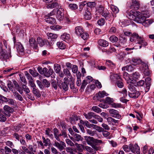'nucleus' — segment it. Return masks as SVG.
I'll use <instances>...</instances> for the list:
<instances>
[{
    "label": "nucleus",
    "mask_w": 154,
    "mask_h": 154,
    "mask_svg": "<svg viewBox=\"0 0 154 154\" xmlns=\"http://www.w3.org/2000/svg\"><path fill=\"white\" fill-rule=\"evenodd\" d=\"M13 95L14 98L17 100L22 101L23 100V98L22 96L17 91H13Z\"/></svg>",
    "instance_id": "17"
},
{
    "label": "nucleus",
    "mask_w": 154,
    "mask_h": 154,
    "mask_svg": "<svg viewBox=\"0 0 154 154\" xmlns=\"http://www.w3.org/2000/svg\"><path fill=\"white\" fill-rule=\"evenodd\" d=\"M108 95V94L104 91H99L98 92V96L100 98H103L105 96H107Z\"/></svg>",
    "instance_id": "41"
},
{
    "label": "nucleus",
    "mask_w": 154,
    "mask_h": 154,
    "mask_svg": "<svg viewBox=\"0 0 154 154\" xmlns=\"http://www.w3.org/2000/svg\"><path fill=\"white\" fill-rule=\"evenodd\" d=\"M103 135L104 137H106L107 138L109 139V135L110 133L107 131H103Z\"/></svg>",
    "instance_id": "64"
},
{
    "label": "nucleus",
    "mask_w": 154,
    "mask_h": 154,
    "mask_svg": "<svg viewBox=\"0 0 154 154\" xmlns=\"http://www.w3.org/2000/svg\"><path fill=\"white\" fill-rule=\"evenodd\" d=\"M116 50L112 46H111L109 49L106 50L105 51L108 54H110L113 52H115L116 51Z\"/></svg>",
    "instance_id": "31"
},
{
    "label": "nucleus",
    "mask_w": 154,
    "mask_h": 154,
    "mask_svg": "<svg viewBox=\"0 0 154 154\" xmlns=\"http://www.w3.org/2000/svg\"><path fill=\"white\" fill-rule=\"evenodd\" d=\"M84 138L87 144L90 146L94 143V138L90 136H85Z\"/></svg>",
    "instance_id": "15"
},
{
    "label": "nucleus",
    "mask_w": 154,
    "mask_h": 154,
    "mask_svg": "<svg viewBox=\"0 0 154 154\" xmlns=\"http://www.w3.org/2000/svg\"><path fill=\"white\" fill-rule=\"evenodd\" d=\"M57 45L58 47L61 49H64L66 48L65 45L62 42H57Z\"/></svg>",
    "instance_id": "38"
},
{
    "label": "nucleus",
    "mask_w": 154,
    "mask_h": 154,
    "mask_svg": "<svg viewBox=\"0 0 154 154\" xmlns=\"http://www.w3.org/2000/svg\"><path fill=\"white\" fill-rule=\"evenodd\" d=\"M95 3L94 2H89L87 4V8H90L92 9L95 7Z\"/></svg>",
    "instance_id": "39"
},
{
    "label": "nucleus",
    "mask_w": 154,
    "mask_h": 154,
    "mask_svg": "<svg viewBox=\"0 0 154 154\" xmlns=\"http://www.w3.org/2000/svg\"><path fill=\"white\" fill-rule=\"evenodd\" d=\"M153 22V20L152 19L146 18L143 22L142 23V24L145 27H148L151 25Z\"/></svg>",
    "instance_id": "21"
},
{
    "label": "nucleus",
    "mask_w": 154,
    "mask_h": 154,
    "mask_svg": "<svg viewBox=\"0 0 154 154\" xmlns=\"http://www.w3.org/2000/svg\"><path fill=\"white\" fill-rule=\"evenodd\" d=\"M110 79L116 82V85L119 88H122L124 86V83L120 76L118 74H114L110 76Z\"/></svg>",
    "instance_id": "3"
},
{
    "label": "nucleus",
    "mask_w": 154,
    "mask_h": 154,
    "mask_svg": "<svg viewBox=\"0 0 154 154\" xmlns=\"http://www.w3.org/2000/svg\"><path fill=\"white\" fill-rule=\"evenodd\" d=\"M45 21L49 24H54L56 22V20L55 18L50 17H48L45 19Z\"/></svg>",
    "instance_id": "22"
},
{
    "label": "nucleus",
    "mask_w": 154,
    "mask_h": 154,
    "mask_svg": "<svg viewBox=\"0 0 154 154\" xmlns=\"http://www.w3.org/2000/svg\"><path fill=\"white\" fill-rule=\"evenodd\" d=\"M42 139L43 143H44V146H47L50 143V141L49 139L47 138L46 139H45V138L44 137L42 136Z\"/></svg>",
    "instance_id": "33"
},
{
    "label": "nucleus",
    "mask_w": 154,
    "mask_h": 154,
    "mask_svg": "<svg viewBox=\"0 0 154 154\" xmlns=\"http://www.w3.org/2000/svg\"><path fill=\"white\" fill-rule=\"evenodd\" d=\"M51 86L54 89L57 90V82L56 80H52L51 83Z\"/></svg>",
    "instance_id": "58"
},
{
    "label": "nucleus",
    "mask_w": 154,
    "mask_h": 154,
    "mask_svg": "<svg viewBox=\"0 0 154 154\" xmlns=\"http://www.w3.org/2000/svg\"><path fill=\"white\" fill-rule=\"evenodd\" d=\"M54 136L56 139L58 141H60V139L59 137V136L58 134V130L56 128H54Z\"/></svg>",
    "instance_id": "37"
},
{
    "label": "nucleus",
    "mask_w": 154,
    "mask_h": 154,
    "mask_svg": "<svg viewBox=\"0 0 154 154\" xmlns=\"http://www.w3.org/2000/svg\"><path fill=\"white\" fill-rule=\"evenodd\" d=\"M47 35L48 39L50 38L51 40L53 41L56 40L57 37V35L56 34L51 33H48Z\"/></svg>",
    "instance_id": "25"
},
{
    "label": "nucleus",
    "mask_w": 154,
    "mask_h": 154,
    "mask_svg": "<svg viewBox=\"0 0 154 154\" xmlns=\"http://www.w3.org/2000/svg\"><path fill=\"white\" fill-rule=\"evenodd\" d=\"M45 134L49 136L50 138L53 139L54 137L53 135L51 134V131L49 128L46 130Z\"/></svg>",
    "instance_id": "42"
},
{
    "label": "nucleus",
    "mask_w": 154,
    "mask_h": 154,
    "mask_svg": "<svg viewBox=\"0 0 154 154\" xmlns=\"http://www.w3.org/2000/svg\"><path fill=\"white\" fill-rule=\"evenodd\" d=\"M60 38L63 41L67 42L70 38V35L66 33H64L61 35Z\"/></svg>",
    "instance_id": "24"
},
{
    "label": "nucleus",
    "mask_w": 154,
    "mask_h": 154,
    "mask_svg": "<svg viewBox=\"0 0 154 154\" xmlns=\"http://www.w3.org/2000/svg\"><path fill=\"white\" fill-rule=\"evenodd\" d=\"M109 112L112 117L118 119L120 118L121 116L119 114L118 111L113 109H109Z\"/></svg>",
    "instance_id": "11"
},
{
    "label": "nucleus",
    "mask_w": 154,
    "mask_h": 154,
    "mask_svg": "<svg viewBox=\"0 0 154 154\" xmlns=\"http://www.w3.org/2000/svg\"><path fill=\"white\" fill-rule=\"evenodd\" d=\"M95 114L94 112H90L87 114L84 113V115L85 118L89 120L91 123L94 124H97V121L94 119Z\"/></svg>",
    "instance_id": "4"
},
{
    "label": "nucleus",
    "mask_w": 154,
    "mask_h": 154,
    "mask_svg": "<svg viewBox=\"0 0 154 154\" xmlns=\"http://www.w3.org/2000/svg\"><path fill=\"white\" fill-rule=\"evenodd\" d=\"M58 3L56 2H53L52 3L49 4L48 5L47 7L48 8L52 9L54 7H56L58 5Z\"/></svg>",
    "instance_id": "46"
},
{
    "label": "nucleus",
    "mask_w": 154,
    "mask_h": 154,
    "mask_svg": "<svg viewBox=\"0 0 154 154\" xmlns=\"http://www.w3.org/2000/svg\"><path fill=\"white\" fill-rule=\"evenodd\" d=\"M134 147V152L135 151L137 154H139L140 153V148L137 144H135Z\"/></svg>",
    "instance_id": "63"
},
{
    "label": "nucleus",
    "mask_w": 154,
    "mask_h": 154,
    "mask_svg": "<svg viewBox=\"0 0 154 154\" xmlns=\"http://www.w3.org/2000/svg\"><path fill=\"white\" fill-rule=\"evenodd\" d=\"M59 141V142L55 141L54 146L57 147L60 151H61L64 149L66 147V144L64 142L61 141Z\"/></svg>",
    "instance_id": "9"
},
{
    "label": "nucleus",
    "mask_w": 154,
    "mask_h": 154,
    "mask_svg": "<svg viewBox=\"0 0 154 154\" xmlns=\"http://www.w3.org/2000/svg\"><path fill=\"white\" fill-rule=\"evenodd\" d=\"M29 42L30 45L33 48H36L37 47V44L35 40L33 38L29 39Z\"/></svg>",
    "instance_id": "27"
},
{
    "label": "nucleus",
    "mask_w": 154,
    "mask_h": 154,
    "mask_svg": "<svg viewBox=\"0 0 154 154\" xmlns=\"http://www.w3.org/2000/svg\"><path fill=\"white\" fill-rule=\"evenodd\" d=\"M83 31V28L81 26H77L75 28V32L78 36H81Z\"/></svg>",
    "instance_id": "18"
},
{
    "label": "nucleus",
    "mask_w": 154,
    "mask_h": 154,
    "mask_svg": "<svg viewBox=\"0 0 154 154\" xmlns=\"http://www.w3.org/2000/svg\"><path fill=\"white\" fill-rule=\"evenodd\" d=\"M140 75L139 73L137 72H135L132 74L133 77L135 80L138 79L139 78Z\"/></svg>",
    "instance_id": "53"
},
{
    "label": "nucleus",
    "mask_w": 154,
    "mask_h": 154,
    "mask_svg": "<svg viewBox=\"0 0 154 154\" xmlns=\"http://www.w3.org/2000/svg\"><path fill=\"white\" fill-rule=\"evenodd\" d=\"M106 64L108 66L111 67H114L115 66V64L110 60H107Z\"/></svg>",
    "instance_id": "56"
},
{
    "label": "nucleus",
    "mask_w": 154,
    "mask_h": 154,
    "mask_svg": "<svg viewBox=\"0 0 154 154\" xmlns=\"http://www.w3.org/2000/svg\"><path fill=\"white\" fill-rule=\"evenodd\" d=\"M38 44L41 47L43 46L45 44L47 46L50 47L52 45V43H51L46 39H43L40 37H38L37 39Z\"/></svg>",
    "instance_id": "6"
},
{
    "label": "nucleus",
    "mask_w": 154,
    "mask_h": 154,
    "mask_svg": "<svg viewBox=\"0 0 154 154\" xmlns=\"http://www.w3.org/2000/svg\"><path fill=\"white\" fill-rule=\"evenodd\" d=\"M86 4V2L85 1L80 3L79 6V10L80 11H82L84 7L85 6Z\"/></svg>",
    "instance_id": "52"
},
{
    "label": "nucleus",
    "mask_w": 154,
    "mask_h": 154,
    "mask_svg": "<svg viewBox=\"0 0 154 154\" xmlns=\"http://www.w3.org/2000/svg\"><path fill=\"white\" fill-rule=\"evenodd\" d=\"M32 91L33 94L38 97H40L41 95L39 91L35 88H33Z\"/></svg>",
    "instance_id": "29"
},
{
    "label": "nucleus",
    "mask_w": 154,
    "mask_h": 154,
    "mask_svg": "<svg viewBox=\"0 0 154 154\" xmlns=\"http://www.w3.org/2000/svg\"><path fill=\"white\" fill-rule=\"evenodd\" d=\"M100 14L105 18L108 17L109 16V13L105 9Z\"/></svg>",
    "instance_id": "40"
},
{
    "label": "nucleus",
    "mask_w": 154,
    "mask_h": 154,
    "mask_svg": "<svg viewBox=\"0 0 154 154\" xmlns=\"http://www.w3.org/2000/svg\"><path fill=\"white\" fill-rule=\"evenodd\" d=\"M85 149L91 154H95L96 152L95 150H94L92 148L88 146H85Z\"/></svg>",
    "instance_id": "34"
},
{
    "label": "nucleus",
    "mask_w": 154,
    "mask_h": 154,
    "mask_svg": "<svg viewBox=\"0 0 154 154\" xmlns=\"http://www.w3.org/2000/svg\"><path fill=\"white\" fill-rule=\"evenodd\" d=\"M139 36L137 34L134 33L131 35L130 41L131 42L134 41L135 39L137 41Z\"/></svg>",
    "instance_id": "28"
},
{
    "label": "nucleus",
    "mask_w": 154,
    "mask_h": 154,
    "mask_svg": "<svg viewBox=\"0 0 154 154\" xmlns=\"http://www.w3.org/2000/svg\"><path fill=\"white\" fill-rule=\"evenodd\" d=\"M64 15L63 9L61 8H59L57 11V15Z\"/></svg>",
    "instance_id": "60"
},
{
    "label": "nucleus",
    "mask_w": 154,
    "mask_h": 154,
    "mask_svg": "<svg viewBox=\"0 0 154 154\" xmlns=\"http://www.w3.org/2000/svg\"><path fill=\"white\" fill-rule=\"evenodd\" d=\"M91 9L90 8H86L85 10L84 14L85 18L86 20H90L91 17Z\"/></svg>",
    "instance_id": "14"
},
{
    "label": "nucleus",
    "mask_w": 154,
    "mask_h": 154,
    "mask_svg": "<svg viewBox=\"0 0 154 154\" xmlns=\"http://www.w3.org/2000/svg\"><path fill=\"white\" fill-rule=\"evenodd\" d=\"M135 15L137 16L135 17L134 20L139 23H143L146 18L150 16L149 12L147 11H143L140 12L136 11Z\"/></svg>",
    "instance_id": "2"
},
{
    "label": "nucleus",
    "mask_w": 154,
    "mask_h": 154,
    "mask_svg": "<svg viewBox=\"0 0 154 154\" xmlns=\"http://www.w3.org/2000/svg\"><path fill=\"white\" fill-rule=\"evenodd\" d=\"M146 88L145 91L148 92L150 86L151 85V78L150 77H147L145 79Z\"/></svg>",
    "instance_id": "13"
},
{
    "label": "nucleus",
    "mask_w": 154,
    "mask_h": 154,
    "mask_svg": "<svg viewBox=\"0 0 154 154\" xmlns=\"http://www.w3.org/2000/svg\"><path fill=\"white\" fill-rule=\"evenodd\" d=\"M107 121L109 124L114 125L116 123L118 122V121L116 120L111 117H108L107 118Z\"/></svg>",
    "instance_id": "26"
},
{
    "label": "nucleus",
    "mask_w": 154,
    "mask_h": 154,
    "mask_svg": "<svg viewBox=\"0 0 154 154\" xmlns=\"http://www.w3.org/2000/svg\"><path fill=\"white\" fill-rule=\"evenodd\" d=\"M130 63L134 65H137L143 62H142L141 60L139 59L136 58H133L129 60Z\"/></svg>",
    "instance_id": "16"
},
{
    "label": "nucleus",
    "mask_w": 154,
    "mask_h": 154,
    "mask_svg": "<svg viewBox=\"0 0 154 154\" xmlns=\"http://www.w3.org/2000/svg\"><path fill=\"white\" fill-rule=\"evenodd\" d=\"M29 72L34 77H35L39 75L38 72L31 69H29Z\"/></svg>",
    "instance_id": "54"
},
{
    "label": "nucleus",
    "mask_w": 154,
    "mask_h": 154,
    "mask_svg": "<svg viewBox=\"0 0 154 154\" xmlns=\"http://www.w3.org/2000/svg\"><path fill=\"white\" fill-rule=\"evenodd\" d=\"M120 93L122 94L124 97H125L127 95V92L126 89L124 88L122 91H119Z\"/></svg>",
    "instance_id": "59"
},
{
    "label": "nucleus",
    "mask_w": 154,
    "mask_h": 154,
    "mask_svg": "<svg viewBox=\"0 0 154 154\" xmlns=\"http://www.w3.org/2000/svg\"><path fill=\"white\" fill-rule=\"evenodd\" d=\"M111 8L112 11L115 13H117L119 12V10L117 7L112 5L111 6Z\"/></svg>",
    "instance_id": "55"
},
{
    "label": "nucleus",
    "mask_w": 154,
    "mask_h": 154,
    "mask_svg": "<svg viewBox=\"0 0 154 154\" xmlns=\"http://www.w3.org/2000/svg\"><path fill=\"white\" fill-rule=\"evenodd\" d=\"M122 70H125L128 72H131L134 69V68L131 65L126 66L122 68Z\"/></svg>",
    "instance_id": "30"
},
{
    "label": "nucleus",
    "mask_w": 154,
    "mask_h": 154,
    "mask_svg": "<svg viewBox=\"0 0 154 154\" xmlns=\"http://www.w3.org/2000/svg\"><path fill=\"white\" fill-rule=\"evenodd\" d=\"M2 44L0 42V59L3 60L7 59L8 57V55L2 49Z\"/></svg>",
    "instance_id": "7"
},
{
    "label": "nucleus",
    "mask_w": 154,
    "mask_h": 154,
    "mask_svg": "<svg viewBox=\"0 0 154 154\" xmlns=\"http://www.w3.org/2000/svg\"><path fill=\"white\" fill-rule=\"evenodd\" d=\"M60 88H63L65 91H67L68 89V86L67 83L64 82L62 84V85L59 86Z\"/></svg>",
    "instance_id": "35"
},
{
    "label": "nucleus",
    "mask_w": 154,
    "mask_h": 154,
    "mask_svg": "<svg viewBox=\"0 0 154 154\" xmlns=\"http://www.w3.org/2000/svg\"><path fill=\"white\" fill-rule=\"evenodd\" d=\"M4 113L7 117H9L11 113H12L14 111V109L8 106L5 105L3 108Z\"/></svg>",
    "instance_id": "8"
},
{
    "label": "nucleus",
    "mask_w": 154,
    "mask_h": 154,
    "mask_svg": "<svg viewBox=\"0 0 154 154\" xmlns=\"http://www.w3.org/2000/svg\"><path fill=\"white\" fill-rule=\"evenodd\" d=\"M16 45L17 47V49L18 51L21 53L23 52L24 50V48L20 42H17Z\"/></svg>",
    "instance_id": "23"
},
{
    "label": "nucleus",
    "mask_w": 154,
    "mask_h": 154,
    "mask_svg": "<svg viewBox=\"0 0 154 154\" xmlns=\"http://www.w3.org/2000/svg\"><path fill=\"white\" fill-rule=\"evenodd\" d=\"M92 109L95 112L97 113L100 112L102 110L99 107L97 106H93L92 107Z\"/></svg>",
    "instance_id": "50"
},
{
    "label": "nucleus",
    "mask_w": 154,
    "mask_h": 154,
    "mask_svg": "<svg viewBox=\"0 0 154 154\" xmlns=\"http://www.w3.org/2000/svg\"><path fill=\"white\" fill-rule=\"evenodd\" d=\"M140 70L143 72L144 75L149 76L150 74V71L149 70L148 65L145 62L142 63L140 67Z\"/></svg>",
    "instance_id": "5"
},
{
    "label": "nucleus",
    "mask_w": 154,
    "mask_h": 154,
    "mask_svg": "<svg viewBox=\"0 0 154 154\" xmlns=\"http://www.w3.org/2000/svg\"><path fill=\"white\" fill-rule=\"evenodd\" d=\"M104 143L105 142L101 140L94 139V143L97 144V145H99L100 144H104Z\"/></svg>",
    "instance_id": "61"
},
{
    "label": "nucleus",
    "mask_w": 154,
    "mask_h": 154,
    "mask_svg": "<svg viewBox=\"0 0 154 154\" xmlns=\"http://www.w3.org/2000/svg\"><path fill=\"white\" fill-rule=\"evenodd\" d=\"M87 133L91 136H93L96 134V131H92L91 130L87 129L86 130Z\"/></svg>",
    "instance_id": "48"
},
{
    "label": "nucleus",
    "mask_w": 154,
    "mask_h": 154,
    "mask_svg": "<svg viewBox=\"0 0 154 154\" xmlns=\"http://www.w3.org/2000/svg\"><path fill=\"white\" fill-rule=\"evenodd\" d=\"M22 88L23 90L25 92L26 94H27L29 93L30 90L28 87L25 85H22Z\"/></svg>",
    "instance_id": "47"
},
{
    "label": "nucleus",
    "mask_w": 154,
    "mask_h": 154,
    "mask_svg": "<svg viewBox=\"0 0 154 154\" xmlns=\"http://www.w3.org/2000/svg\"><path fill=\"white\" fill-rule=\"evenodd\" d=\"M62 28V27L59 25L51 26L50 28L54 30H59Z\"/></svg>",
    "instance_id": "49"
},
{
    "label": "nucleus",
    "mask_w": 154,
    "mask_h": 154,
    "mask_svg": "<svg viewBox=\"0 0 154 154\" xmlns=\"http://www.w3.org/2000/svg\"><path fill=\"white\" fill-rule=\"evenodd\" d=\"M74 142L75 141H82L83 139V138L81 136L77 134H75L73 136V137L70 138Z\"/></svg>",
    "instance_id": "19"
},
{
    "label": "nucleus",
    "mask_w": 154,
    "mask_h": 154,
    "mask_svg": "<svg viewBox=\"0 0 154 154\" xmlns=\"http://www.w3.org/2000/svg\"><path fill=\"white\" fill-rule=\"evenodd\" d=\"M69 7L72 10H75L78 8L77 5L75 4H71L69 5Z\"/></svg>",
    "instance_id": "62"
},
{
    "label": "nucleus",
    "mask_w": 154,
    "mask_h": 154,
    "mask_svg": "<svg viewBox=\"0 0 154 154\" xmlns=\"http://www.w3.org/2000/svg\"><path fill=\"white\" fill-rule=\"evenodd\" d=\"M132 4L130 6L131 8L138 9L140 7V2L138 0H132Z\"/></svg>",
    "instance_id": "12"
},
{
    "label": "nucleus",
    "mask_w": 154,
    "mask_h": 154,
    "mask_svg": "<svg viewBox=\"0 0 154 154\" xmlns=\"http://www.w3.org/2000/svg\"><path fill=\"white\" fill-rule=\"evenodd\" d=\"M109 40L112 42H117L118 40V38L115 35H112L109 38Z\"/></svg>",
    "instance_id": "45"
},
{
    "label": "nucleus",
    "mask_w": 154,
    "mask_h": 154,
    "mask_svg": "<svg viewBox=\"0 0 154 154\" xmlns=\"http://www.w3.org/2000/svg\"><path fill=\"white\" fill-rule=\"evenodd\" d=\"M54 69L56 73H58L60 70L61 67L59 65L55 64L54 66Z\"/></svg>",
    "instance_id": "44"
},
{
    "label": "nucleus",
    "mask_w": 154,
    "mask_h": 154,
    "mask_svg": "<svg viewBox=\"0 0 154 154\" xmlns=\"http://www.w3.org/2000/svg\"><path fill=\"white\" fill-rule=\"evenodd\" d=\"M114 100L113 98L109 97H107L105 98V102L111 105Z\"/></svg>",
    "instance_id": "36"
},
{
    "label": "nucleus",
    "mask_w": 154,
    "mask_h": 154,
    "mask_svg": "<svg viewBox=\"0 0 154 154\" xmlns=\"http://www.w3.org/2000/svg\"><path fill=\"white\" fill-rule=\"evenodd\" d=\"M75 145L77 148V150L79 152H81L83 151V145L82 144L76 143Z\"/></svg>",
    "instance_id": "43"
},
{
    "label": "nucleus",
    "mask_w": 154,
    "mask_h": 154,
    "mask_svg": "<svg viewBox=\"0 0 154 154\" xmlns=\"http://www.w3.org/2000/svg\"><path fill=\"white\" fill-rule=\"evenodd\" d=\"M133 53V51L130 52H121L119 54V58L120 59H123L127 54H130Z\"/></svg>",
    "instance_id": "32"
},
{
    "label": "nucleus",
    "mask_w": 154,
    "mask_h": 154,
    "mask_svg": "<svg viewBox=\"0 0 154 154\" xmlns=\"http://www.w3.org/2000/svg\"><path fill=\"white\" fill-rule=\"evenodd\" d=\"M80 36H81V37L84 40H85L88 38L89 35L86 32H83V33Z\"/></svg>",
    "instance_id": "57"
},
{
    "label": "nucleus",
    "mask_w": 154,
    "mask_h": 154,
    "mask_svg": "<svg viewBox=\"0 0 154 154\" xmlns=\"http://www.w3.org/2000/svg\"><path fill=\"white\" fill-rule=\"evenodd\" d=\"M137 42V43L140 45L139 46L140 49L142 47L146 46L148 45L147 42L144 38L140 36H139Z\"/></svg>",
    "instance_id": "10"
},
{
    "label": "nucleus",
    "mask_w": 154,
    "mask_h": 154,
    "mask_svg": "<svg viewBox=\"0 0 154 154\" xmlns=\"http://www.w3.org/2000/svg\"><path fill=\"white\" fill-rule=\"evenodd\" d=\"M134 81L129 79L127 82L128 83V88L130 91L129 92V96L132 98H137L140 95V93L139 91H137L135 86L136 85L134 83Z\"/></svg>",
    "instance_id": "1"
},
{
    "label": "nucleus",
    "mask_w": 154,
    "mask_h": 154,
    "mask_svg": "<svg viewBox=\"0 0 154 154\" xmlns=\"http://www.w3.org/2000/svg\"><path fill=\"white\" fill-rule=\"evenodd\" d=\"M105 23V20L104 18H101L97 22V23L100 26L104 25Z\"/></svg>",
    "instance_id": "51"
},
{
    "label": "nucleus",
    "mask_w": 154,
    "mask_h": 154,
    "mask_svg": "<svg viewBox=\"0 0 154 154\" xmlns=\"http://www.w3.org/2000/svg\"><path fill=\"white\" fill-rule=\"evenodd\" d=\"M98 44L100 46L106 47L109 45V43L108 42L103 39H100L98 41Z\"/></svg>",
    "instance_id": "20"
}]
</instances>
